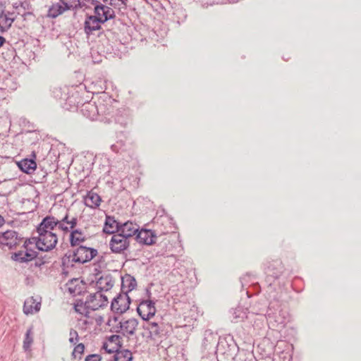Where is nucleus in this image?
I'll return each mask as SVG.
<instances>
[{
    "instance_id": "obj_1",
    "label": "nucleus",
    "mask_w": 361,
    "mask_h": 361,
    "mask_svg": "<svg viewBox=\"0 0 361 361\" xmlns=\"http://www.w3.org/2000/svg\"><path fill=\"white\" fill-rule=\"evenodd\" d=\"M108 299L106 295L101 292L90 294L87 298L84 305L82 302H78L75 305L76 312H80L81 309L84 307L87 310L95 311L99 308L107 306Z\"/></svg>"
},
{
    "instance_id": "obj_2",
    "label": "nucleus",
    "mask_w": 361,
    "mask_h": 361,
    "mask_svg": "<svg viewBox=\"0 0 361 361\" xmlns=\"http://www.w3.org/2000/svg\"><path fill=\"white\" fill-rule=\"evenodd\" d=\"M24 237L14 230H8L0 233V248L12 250L23 243Z\"/></svg>"
},
{
    "instance_id": "obj_3",
    "label": "nucleus",
    "mask_w": 361,
    "mask_h": 361,
    "mask_svg": "<svg viewBox=\"0 0 361 361\" xmlns=\"http://www.w3.org/2000/svg\"><path fill=\"white\" fill-rule=\"evenodd\" d=\"M36 247L41 251H49L54 249L58 242L56 233H38L37 238H33Z\"/></svg>"
},
{
    "instance_id": "obj_4",
    "label": "nucleus",
    "mask_w": 361,
    "mask_h": 361,
    "mask_svg": "<svg viewBox=\"0 0 361 361\" xmlns=\"http://www.w3.org/2000/svg\"><path fill=\"white\" fill-rule=\"evenodd\" d=\"M144 329L148 331L149 338L154 341H161L163 338L166 337L169 333L163 322L147 321L144 325Z\"/></svg>"
},
{
    "instance_id": "obj_5",
    "label": "nucleus",
    "mask_w": 361,
    "mask_h": 361,
    "mask_svg": "<svg viewBox=\"0 0 361 361\" xmlns=\"http://www.w3.org/2000/svg\"><path fill=\"white\" fill-rule=\"evenodd\" d=\"M62 212L63 215L61 216H55L58 229L68 233L75 229L78 224V218L74 215H71L69 210L65 207L62 208Z\"/></svg>"
},
{
    "instance_id": "obj_6",
    "label": "nucleus",
    "mask_w": 361,
    "mask_h": 361,
    "mask_svg": "<svg viewBox=\"0 0 361 361\" xmlns=\"http://www.w3.org/2000/svg\"><path fill=\"white\" fill-rule=\"evenodd\" d=\"M32 243L30 239L25 240L23 250L15 252L11 257L12 259L19 262H28L34 259L37 255V252L28 247L29 245Z\"/></svg>"
},
{
    "instance_id": "obj_7",
    "label": "nucleus",
    "mask_w": 361,
    "mask_h": 361,
    "mask_svg": "<svg viewBox=\"0 0 361 361\" xmlns=\"http://www.w3.org/2000/svg\"><path fill=\"white\" fill-rule=\"evenodd\" d=\"M97 255L96 249L81 245L74 251L72 261L84 264L92 260Z\"/></svg>"
},
{
    "instance_id": "obj_8",
    "label": "nucleus",
    "mask_w": 361,
    "mask_h": 361,
    "mask_svg": "<svg viewBox=\"0 0 361 361\" xmlns=\"http://www.w3.org/2000/svg\"><path fill=\"white\" fill-rule=\"evenodd\" d=\"M130 298L127 293H120L111 303V310L116 314L126 312L130 307Z\"/></svg>"
},
{
    "instance_id": "obj_9",
    "label": "nucleus",
    "mask_w": 361,
    "mask_h": 361,
    "mask_svg": "<svg viewBox=\"0 0 361 361\" xmlns=\"http://www.w3.org/2000/svg\"><path fill=\"white\" fill-rule=\"evenodd\" d=\"M138 326V321L135 318L123 319L114 327V331L121 334L123 336L128 337L135 334Z\"/></svg>"
},
{
    "instance_id": "obj_10",
    "label": "nucleus",
    "mask_w": 361,
    "mask_h": 361,
    "mask_svg": "<svg viewBox=\"0 0 361 361\" xmlns=\"http://www.w3.org/2000/svg\"><path fill=\"white\" fill-rule=\"evenodd\" d=\"M98 110V119L106 123H112L115 109L111 104L104 103L103 100H98L96 103Z\"/></svg>"
},
{
    "instance_id": "obj_11",
    "label": "nucleus",
    "mask_w": 361,
    "mask_h": 361,
    "mask_svg": "<svg viewBox=\"0 0 361 361\" xmlns=\"http://www.w3.org/2000/svg\"><path fill=\"white\" fill-rule=\"evenodd\" d=\"M129 240L119 233L114 234L109 243L110 249L114 253H121L129 247Z\"/></svg>"
},
{
    "instance_id": "obj_12",
    "label": "nucleus",
    "mask_w": 361,
    "mask_h": 361,
    "mask_svg": "<svg viewBox=\"0 0 361 361\" xmlns=\"http://www.w3.org/2000/svg\"><path fill=\"white\" fill-rule=\"evenodd\" d=\"M137 311L142 319L149 321V319L152 317L154 316L156 313L154 302L150 300L142 301L139 304Z\"/></svg>"
},
{
    "instance_id": "obj_13",
    "label": "nucleus",
    "mask_w": 361,
    "mask_h": 361,
    "mask_svg": "<svg viewBox=\"0 0 361 361\" xmlns=\"http://www.w3.org/2000/svg\"><path fill=\"white\" fill-rule=\"evenodd\" d=\"M94 16L99 18V20L101 19L104 23L109 20L114 19L116 16L115 12L111 8L100 3L94 6Z\"/></svg>"
},
{
    "instance_id": "obj_14",
    "label": "nucleus",
    "mask_w": 361,
    "mask_h": 361,
    "mask_svg": "<svg viewBox=\"0 0 361 361\" xmlns=\"http://www.w3.org/2000/svg\"><path fill=\"white\" fill-rule=\"evenodd\" d=\"M104 23L103 20H99L94 16H87L84 23V32L87 36H90L94 31L100 30L102 28L101 25Z\"/></svg>"
},
{
    "instance_id": "obj_15",
    "label": "nucleus",
    "mask_w": 361,
    "mask_h": 361,
    "mask_svg": "<svg viewBox=\"0 0 361 361\" xmlns=\"http://www.w3.org/2000/svg\"><path fill=\"white\" fill-rule=\"evenodd\" d=\"M157 235L154 231L149 229L138 230L136 240L139 243L150 245L156 243Z\"/></svg>"
},
{
    "instance_id": "obj_16",
    "label": "nucleus",
    "mask_w": 361,
    "mask_h": 361,
    "mask_svg": "<svg viewBox=\"0 0 361 361\" xmlns=\"http://www.w3.org/2000/svg\"><path fill=\"white\" fill-rule=\"evenodd\" d=\"M58 228L55 216L50 215L44 217L37 227V233H54V230Z\"/></svg>"
},
{
    "instance_id": "obj_17",
    "label": "nucleus",
    "mask_w": 361,
    "mask_h": 361,
    "mask_svg": "<svg viewBox=\"0 0 361 361\" xmlns=\"http://www.w3.org/2000/svg\"><path fill=\"white\" fill-rule=\"evenodd\" d=\"M100 275L99 277L96 276V286L100 290L107 291L110 290L114 286V280L111 274L99 273L97 276Z\"/></svg>"
},
{
    "instance_id": "obj_18",
    "label": "nucleus",
    "mask_w": 361,
    "mask_h": 361,
    "mask_svg": "<svg viewBox=\"0 0 361 361\" xmlns=\"http://www.w3.org/2000/svg\"><path fill=\"white\" fill-rule=\"evenodd\" d=\"M139 228L140 226L137 224L132 221H126L121 224L118 233L129 240L130 238L137 233Z\"/></svg>"
},
{
    "instance_id": "obj_19",
    "label": "nucleus",
    "mask_w": 361,
    "mask_h": 361,
    "mask_svg": "<svg viewBox=\"0 0 361 361\" xmlns=\"http://www.w3.org/2000/svg\"><path fill=\"white\" fill-rule=\"evenodd\" d=\"M97 108L96 102L90 101L82 105L80 111L84 116L90 118V120H97L98 110Z\"/></svg>"
},
{
    "instance_id": "obj_20",
    "label": "nucleus",
    "mask_w": 361,
    "mask_h": 361,
    "mask_svg": "<svg viewBox=\"0 0 361 361\" xmlns=\"http://www.w3.org/2000/svg\"><path fill=\"white\" fill-rule=\"evenodd\" d=\"M32 159H23L18 162V166L20 169L27 174H30L35 171L37 168V164L35 161L36 155L32 152Z\"/></svg>"
},
{
    "instance_id": "obj_21",
    "label": "nucleus",
    "mask_w": 361,
    "mask_h": 361,
    "mask_svg": "<svg viewBox=\"0 0 361 361\" xmlns=\"http://www.w3.org/2000/svg\"><path fill=\"white\" fill-rule=\"evenodd\" d=\"M137 287V281L135 279L129 275L126 274L121 279V293H128Z\"/></svg>"
},
{
    "instance_id": "obj_22",
    "label": "nucleus",
    "mask_w": 361,
    "mask_h": 361,
    "mask_svg": "<svg viewBox=\"0 0 361 361\" xmlns=\"http://www.w3.org/2000/svg\"><path fill=\"white\" fill-rule=\"evenodd\" d=\"M121 224V223L116 221L114 216H106L104 227V232L109 234L114 233L115 232L118 233Z\"/></svg>"
},
{
    "instance_id": "obj_23",
    "label": "nucleus",
    "mask_w": 361,
    "mask_h": 361,
    "mask_svg": "<svg viewBox=\"0 0 361 361\" xmlns=\"http://www.w3.org/2000/svg\"><path fill=\"white\" fill-rule=\"evenodd\" d=\"M40 307V302H37L33 297H30L24 302L23 312L25 314H33L39 311Z\"/></svg>"
},
{
    "instance_id": "obj_24",
    "label": "nucleus",
    "mask_w": 361,
    "mask_h": 361,
    "mask_svg": "<svg viewBox=\"0 0 361 361\" xmlns=\"http://www.w3.org/2000/svg\"><path fill=\"white\" fill-rule=\"evenodd\" d=\"M16 19L14 13L6 12L0 20V32H7Z\"/></svg>"
},
{
    "instance_id": "obj_25",
    "label": "nucleus",
    "mask_w": 361,
    "mask_h": 361,
    "mask_svg": "<svg viewBox=\"0 0 361 361\" xmlns=\"http://www.w3.org/2000/svg\"><path fill=\"white\" fill-rule=\"evenodd\" d=\"M101 200L100 196L92 191L88 192L84 199L85 204L90 208L98 207L100 205Z\"/></svg>"
},
{
    "instance_id": "obj_26",
    "label": "nucleus",
    "mask_w": 361,
    "mask_h": 361,
    "mask_svg": "<svg viewBox=\"0 0 361 361\" xmlns=\"http://www.w3.org/2000/svg\"><path fill=\"white\" fill-rule=\"evenodd\" d=\"M86 240L85 235L81 229H74L70 234V243L72 247L78 246Z\"/></svg>"
},
{
    "instance_id": "obj_27",
    "label": "nucleus",
    "mask_w": 361,
    "mask_h": 361,
    "mask_svg": "<svg viewBox=\"0 0 361 361\" xmlns=\"http://www.w3.org/2000/svg\"><path fill=\"white\" fill-rule=\"evenodd\" d=\"M67 285L68 292L74 296L80 295L84 288L82 281L78 279H72Z\"/></svg>"
},
{
    "instance_id": "obj_28",
    "label": "nucleus",
    "mask_w": 361,
    "mask_h": 361,
    "mask_svg": "<svg viewBox=\"0 0 361 361\" xmlns=\"http://www.w3.org/2000/svg\"><path fill=\"white\" fill-rule=\"evenodd\" d=\"M232 314V321L233 322H239L243 321L247 317V310L243 307L238 306L236 308L232 310L231 312Z\"/></svg>"
},
{
    "instance_id": "obj_29",
    "label": "nucleus",
    "mask_w": 361,
    "mask_h": 361,
    "mask_svg": "<svg viewBox=\"0 0 361 361\" xmlns=\"http://www.w3.org/2000/svg\"><path fill=\"white\" fill-rule=\"evenodd\" d=\"M286 312H281V311L279 312V315H277L276 313L271 312V310L269 309L267 311V317L268 319L270 322H272L274 321L277 324H281L282 326L284 325L286 322V317H285Z\"/></svg>"
},
{
    "instance_id": "obj_30",
    "label": "nucleus",
    "mask_w": 361,
    "mask_h": 361,
    "mask_svg": "<svg viewBox=\"0 0 361 361\" xmlns=\"http://www.w3.org/2000/svg\"><path fill=\"white\" fill-rule=\"evenodd\" d=\"M120 124L121 126H126L128 121V115L124 111L116 110L114 113L112 122Z\"/></svg>"
},
{
    "instance_id": "obj_31",
    "label": "nucleus",
    "mask_w": 361,
    "mask_h": 361,
    "mask_svg": "<svg viewBox=\"0 0 361 361\" xmlns=\"http://www.w3.org/2000/svg\"><path fill=\"white\" fill-rule=\"evenodd\" d=\"M62 5L59 3L53 4L48 9L47 16L50 18H56L63 14Z\"/></svg>"
},
{
    "instance_id": "obj_32",
    "label": "nucleus",
    "mask_w": 361,
    "mask_h": 361,
    "mask_svg": "<svg viewBox=\"0 0 361 361\" xmlns=\"http://www.w3.org/2000/svg\"><path fill=\"white\" fill-rule=\"evenodd\" d=\"M114 359L116 361H132V353L128 350H119L115 354Z\"/></svg>"
},
{
    "instance_id": "obj_33",
    "label": "nucleus",
    "mask_w": 361,
    "mask_h": 361,
    "mask_svg": "<svg viewBox=\"0 0 361 361\" xmlns=\"http://www.w3.org/2000/svg\"><path fill=\"white\" fill-rule=\"evenodd\" d=\"M3 49L5 51L2 52V56L6 61H11L15 59L16 55V49L10 44L8 43Z\"/></svg>"
},
{
    "instance_id": "obj_34",
    "label": "nucleus",
    "mask_w": 361,
    "mask_h": 361,
    "mask_svg": "<svg viewBox=\"0 0 361 361\" xmlns=\"http://www.w3.org/2000/svg\"><path fill=\"white\" fill-rule=\"evenodd\" d=\"M33 342L32 330L30 328L27 330L23 341V348L25 351L29 350Z\"/></svg>"
},
{
    "instance_id": "obj_35",
    "label": "nucleus",
    "mask_w": 361,
    "mask_h": 361,
    "mask_svg": "<svg viewBox=\"0 0 361 361\" xmlns=\"http://www.w3.org/2000/svg\"><path fill=\"white\" fill-rule=\"evenodd\" d=\"M85 350V345L82 343L78 344L73 349V351L72 352V357L75 359L78 357L79 359H81V356L83 354Z\"/></svg>"
},
{
    "instance_id": "obj_36",
    "label": "nucleus",
    "mask_w": 361,
    "mask_h": 361,
    "mask_svg": "<svg viewBox=\"0 0 361 361\" xmlns=\"http://www.w3.org/2000/svg\"><path fill=\"white\" fill-rule=\"evenodd\" d=\"M62 5L63 12L64 13L66 11H69L74 8H81L80 1L78 0V5H75L73 6L72 4L67 3L65 0H59Z\"/></svg>"
},
{
    "instance_id": "obj_37",
    "label": "nucleus",
    "mask_w": 361,
    "mask_h": 361,
    "mask_svg": "<svg viewBox=\"0 0 361 361\" xmlns=\"http://www.w3.org/2000/svg\"><path fill=\"white\" fill-rule=\"evenodd\" d=\"M69 335H70V338H69L70 343L75 344L78 340V332L74 329H71Z\"/></svg>"
},
{
    "instance_id": "obj_38",
    "label": "nucleus",
    "mask_w": 361,
    "mask_h": 361,
    "mask_svg": "<svg viewBox=\"0 0 361 361\" xmlns=\"http://www.w3.org/2000/svg\"><path fill=\"white\" fill-rule=\"evenodd\" d=\"M121 345H119L118 346H115V347H109V344L107 343H104V345H103V348L108 353H116V352H118V348L121 347Z\"/></svg>"
},
{
    "instance_id": "obj_39",
    "label": "nucleus",
    "mask_w": 361,
    "mask_h": 361,
    "mask_svg": "<svg viewBox=\"0 0 361 361\" xmlns=\"http://www.w3.org/2000/svg\"><path fill=\"white\" fill-rule=\"evenodd\" d=\"M121 336L119 335H112L109 337V341L111 343H114L116 346H118L121 341Z\"/></svg>"
},
{
    "instance_id": "obj_40",
    "label": "nucleus",
    "mask_w": 361,
    "mask_h": 361,
    "mask_svg": "<svg viewBox=\"0 0 361 361\" xmlns=\"http://www.w3.org/2000/svg\"><path fill=\"white\" fill-rule=\"evenodd\" d=\"M101 356L98 354L89 355L85 357V361H100Z\"/></svg>"
},
{
    "instance_id": "obj_41",
    "label": "nucleus",
    "mask_w": 361,
    "mask_h": 361,
    "mask_svg": "<svg viewBox=\"0 0 361 361\" xmlns=\"http://www.w3.org/2000/svg\"><path fill=\"white\" fill-rule=\"evenodd\" d=\"M281 271H279L277 272H273L272 273V270L271 269V267H269L268 268V270H267V274H268V276H271L274 279H276L279 277V276L281 275Z\"/></svg>"
},
{
    "instance_id": "obj_42",
    "label": "nucleus",
    "mask_w": 361,
    "mask_h": 361,
    "mask_svg": "<svg viewBox=\"0 0 361 361\" xmlns=\"http://www.w3.org/2000/svg\"><path fill=\"white\" fill-rule=\"evenodd\" d=\"M6 43V39L4 37L0 36V47H4Z\"/></svg>"
},
{
    "instance_id": "obj_43",
    "label": "nucleus",
    "mask_w": 361,
    "mask_h": 361,
    "mask_svg": "<svg viewBox=\"0 0 361 361\" xmlns=\"http://www.w3.org/2000/svg\"><path fill=\"white\" fill-rule=\"evenodd\" d=\"M86 2L90 3L91 4L96 6L97 4H99V1L97 0H84Z\"/></svg>"
},
{
    "instance_id": "obj_44",
    "label": "nucleus",
    "mask_w": 361,
    "mask_h": 361,
    "mask_svg": "<svg viewBox=\"0 0 361 361\" xmlns=\"http://www.w3.org/2000/svg\"><path fill=\"white\" fill-rule=\"evenodd\" d=\"M117 319H117V317H114L112 319H109L108 320V322H107V323H106V324H107V325L110 326V325H111V322L112 321L116 322V321H117Z\"/></svg>"
},
{
    "instance_id": "obj_45",
    "label": "nucleus",
    "mask_w": 361,
    "mask_h": 361,
    "mask_svg": "<svg viewBox=\"0 0 361 361\" xmlns=\"http://www.w3.org/2000/svg\"><path fill=\"white\" fill-rule=\"evenodd\" d=\"M104 2L107 3L109 1V5L114 6L116 3L114 2V0H103Z\"/></svg>"
},
{
    "instance_id": "obj_46",
    "label": "nucleus",
    "mask_w": 361,
    "mask_h": 361,
    "mask_svg": "<svg viewBox=\"0 0 361 361\" xmlns=\"http://www.w3.org/2000/svg\"><path fill=\"white\" fill-rule=\"evenodd\" d=\"M5 222V220L2 216L0 215V226H1Z\"/></svg>"
},
{
    "instance_id": "obj_47",
    "label": "nucleus",
    "mask_w": 361,
    "mask_h": 361,
    "mask_svg": "<svg viewBox=\"0 0 361 361\" xmlns=\"http://www.w3.org/2000/svg\"><path fill=\"white\" fill-rule=\"evenodd\" d=\"M103 321V318L102 317H99V318L97 319V322L101 323Z\"/></svg>"
},
{
    "instance_id": "obj_48",
    "label": "nucleus",
    "mask_w": 361,
    "mask_h": 361,
    "mask_svg": "<svg viewBox=\"0 0 361 361\" xmlns=\"http://www.w3.org/2000/svg\"><path fill=\"white\" fill-rule=\"evenodd\" d=\"M9 88H11L12 90L16 89L15 85H13V86L9 87Z\"/></svg>"
},
{
    "instance_id": "obj_49",
    "label": "nucleus",
    "mask_w": 361,
    "mask_h": 361,
    "mask_svg": "<svg viewBox=\"0 0 361 361\" xmlns=\"http://www.w3.org/2000/svg\"><path fill=\"white\" fill-rule=\"evenodd\" d=\"M163 233H169V231H162Z\"/></svg>"
},
{
    "instance_id": "obj_50",
    "label": "nucleus",
    "mask_w": 361,
    "mask_h": 361,
    "mask_svg": "<svg viewBox=\"0 0 361 361\" xmlns=\"http://www.w3.org/2000/svg\"><path fill=\"white\" fill-rule=\"evenodd\" d=\"M7 81L10 82V81H11V79H7Z\"/></svg>"
}]
</instances>
